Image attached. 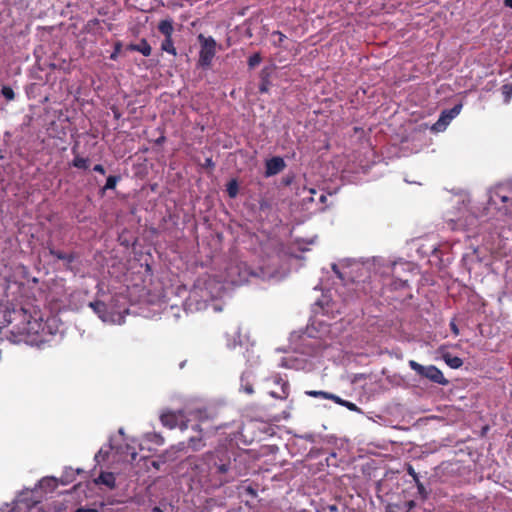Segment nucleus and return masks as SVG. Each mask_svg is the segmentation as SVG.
Here are the masks:
<instances>
[{"instance_id":"36","label":"nucleus","mask_w":512,"mask_h":512,"mask_svg":"<svg viewBox=\"0 0 512 512\" xmlns=\"http://www.w3.org/2000/svg\"><path fill=\"white\" fill-rule=\"evenodd\" d=\"M93 170H94L95 172H98V173L102 174V175H104V174L106 173V170H105L104 166H103V165H101V164H96V165L93 167Z\"/></svg>"},{"instance_id":"14","label":"nucleus","mask_w":512,"mask_h":512,"mask_svg":"<svg viewBox=\"0 0 512 512\" xmlns=\"http://www.w3.org/2000/svg\"><path fill=\"white\" fill-rule=\"evenodd\" d=\"M96 484H103L110 489L115 488L116 479L112 472H101L98 478L95 480Z\"/></svg>"},{"instance_id":"28","label":"nucleus","mask_w":512,"mask_h":512,"mask_svg":"<svg viewBox=\"0 0 512 512\" xmlns=\"http://www.w3.org/2000/svg\"><path fill=\"white\" fill-rule=\"evenodd\" d=\"M415 484L417 486L418 493L422 496L423 499L427 497V492L424 484L420 481V479H416Z\"/></svg>"},{"instance_id":"25","label":"nucleus","mask_w":512,"mask_h":512,"mask_svg":"<svg viewBox=\"0 0 512 512\" xmlns=\"http://www.w3.org/2000/svg\"><path fill=\"white\" fill-rule=\"evenodd\" d=\"M307 396L314 397V398H323L328 399L329 392L326 391H318V390H308L305 392Z\"/></svg>"},{"instance_id":"23","label":"nucleus","mask_w":512,"mask_h":512,"mask_svg":"<svg viewBox=\"0 0 512 512\" xmlns=\"http://www.w3.org/2000/svg\"><path fill=\"white\" fill-rule=\"evenodd\" d=\"M461 109H462V105L457 104L449 110H443L442 113L446 114V117L448 118V120H452L460 113Z\"/></svg>"},{"instance_id":"30","label":"nucleus","mask_w":512,"mask_h":512,"mask_svg":"<svg viewBox=\"0 0 512 512\" xmlns=\"http://www.w3.org/2000/svg\"><path fill=\"white\" fill-rule=\"evenodd\" d=\"M149 439L152 442H154L155 444H157V445H163L164 444V438L160 434L153 433V434L150 435Z\"/></svg>"},{"instance_id":"2","label":"nucleus","mask_w":512,"mask_h":512,"mask_svg":"<svg viewBox=\"0 0 512 512\" xmlns=\"http://www.w3.org/2000/svg\"><path fill=\"white\" fill-rule=\"evenodd\" d=\"M204 460L210 473L220 476L221 483H228L234 479V476H227L231 468V458L227 449L221 447L208 452L205 454Z\"/></svg>"},{"instance_id":"20","label":"nucleus","mask_w":512,"mask_h":512,"mask_svg":"<svg viewBox=\"0 0 512 512\" xmlns=\"http://www.w3.org/2000/svg\"><path fill=\"white\" fill-rule=\"evenodd\" d=\"M50 255L53 257L59 259V260H65L68 263H72L75 260V256L73 254H67L59 250H55L54 248L49 249Z\"/></svg>"},{"instance_id":"3","label":"nucleus","mask_w":512,"mask_h":512,"mask_svg":"<svg viewBox=\"0 0 512 512\" xmlns=\"http://www.w3.org/2000/svg\"><path fill=\"white\" fill-rule=\"evenodd\" d=\"M197 39L200 44L197 65L202 68H209L216 55L217 43L212 36L206 37L203 34H199Z\"/></svg>"},{"instance_id":"40","label":"nucleus","mask_w":512,"mask_h":512,"mask_svg":"<svg viewBox=\"0 0 512 512\" xmlns=\"http://www.w3.org/2000/svg\"><path fill=\"white\" fill-rule=\"evenodd\" d=\"M130 456H131V459L132 460H135L136 457H137V452L135 449H133L131 452H129Z\"/></svg>"},{"instance_id":"43","label":"nucleus","mask_w":512,"mask_h":512,"mask_svg":"<svg viewBox=\"0 0 512 512\" xmlns=\"http://www.w3.org/2000/svg\"><path fill=\"white\" fill-rule=\"evenodd\" d=\"M164 141H165V137H164V136H161L160 138H158V139L156 140V143H157V144H161V143H163Z\"/></svg>"},{"instance_id":"38","label":"nucleus","mask_w":512,"mask_h":512,"mask_svg":"<svg viewBox=\"0 0 512 512\" xmlns=\"http://www.w3.org/2000/svg\"><path fill=\"white\" fill-rule=\"evenodd\" d=\"M75 512H98L96 509L94 508H78Z\"/></svg>"},{"instance_id":"19","label":"nucleus","mask_w":512,"mask_h":512,"mask_svg":"<svg viewBox=\"0 0 512 512\" xmlns=\"http://www.w3.org/2000/svg\"><path fill=\"white\" fill-rule=\"evenodd\" d=\"M120 180H121V176L120 175H110V176H108V178L106 180V184L101 189V194L104 195L106 190H113V189H115L117 183Z\"/></svg>"},{"instance_id":"32","label":"nucleus","mask_w":512,"mask_h":512,"mask_svg":"<svg viewBox=\"0 0 512 512\" xmlns=\"http://www.w3.org/2000/svg\"><path fill=\"white\" fill-rule=\"evenodd\" d=\"M273 35L278 36V41L275 42V45L281 46L283 41L286 39V36L282 32H280V31H274Z\"/></svg>"},{"instance_id":"41","label":"nucleus","mask_w":512,"mask_h":512,"mask_svg":"<svg viewBox=\"0 0 512 512\" xmlns=\"http://www.w3.org/2000/svg\"><path fill=\"white\" fill-rule=\"evenodd\" d=\"M328 509H329L330 512H336L338 510L336 505H329Z\"/></svg>"},{"instance_id":"18","label":"nucleus","mask_w":512,"mask_h":512,"mask_svg":"<svg viewBox=\"0 0 512 512\" xmlns=\"http://www.w3.org/2000/svg\"><path fill=\"white\" fill-rule=\"evenodd\" d=\"M445 363L452 369H458L463 365V360L458 356H453L450 353L443 355Z\"/></svg>"},{"instance_id":"12","label":"nucleus","mask_w":512,"mask_h":512,"mask_svg":"<svg viewBox=\"0 0 512 512\" xmlns=\"http://www.w3.org/2000/svg\"><path fill=\"white\" fill-rule=\"evenodd\" d=\"M77 146L78 145L75 144L72 147V153L74 154V159L71 164L75 168L86 170L90 166V160H89V158L82 157L77 153Z\"/></svg>"},{"instance_id":"24","label":"nucleus","mask_w":512,"mask_h":512,"mask_svg":"<svg viewBox=\"0 0 512 512\" xmlns=\"http://www.w3.org/2000/svg\"><path fill=\"white\" fill-rule=\"evenodd\" d=\"M261 61H262L261 54L258 52L254 53L248 59V66H249V68H255L256 66H258L261 63Z\"/></svg>"},{"instance_id":"48","label":"nucleus","mask_w":512,"mask_h":512,"mask_svg":"<svg viewBox=\"0 0 512 512\" xmlns=\"http://www.w3.org/2000/svg\"><path fill=\"white\" fill-rule=\"evenodd\" d=\"M212 160L211 159H207V165H212Z\"/></svg>"},{"instance_id":"16","label":"nucleus","mask_w":512,"mask_h":512,"mask_svg":"<svg viewBox=\"0 0 512 512\" xmlns=\"http://www.w3.org/2000/svg\"><path fill=\"white\" fill-rule=\"evenodd\" d=\"M89 307L92 308V310L101 318L105 319V316L107 314V305L103 301H94L90 302Z\"/></svg>"},{"instance_id":"11","label":"nucleus","mask_w":512,"mask_h":512,"mask_svg":"<svg viewBox=\"0 0 512 512\" xmlns=\"http://www.w3.org/2000/svg\"><path fill=\"white\" fill-rule=\"evenodd\" d=\"M127 50L139 52L145 57L150 56L152 53V48L145 38L141 39L138 44L131 43L127 45Z\"/></svg>"},{"instance_id":"37","label":"nucleus","mask_w":512,"mask_h":512,"mask_svg":"<svg viewBox=\"0 0 512 512\" xmlns=\"http://www.w3.org/2000/svg\"><path fill=\"white\" fill-rule=\"evenodd\" d=\"M415 505H416L415 501H413V500H409V501L405 502V507H406L407 511L412 510L415 507Z\"/></svg>"},{"instance_id":"13","label":"nucleus","mask_w":512,"mask_h":512,"mask_svg":"<svg viewBox=\"0 0 512 512\" xmlns=\"http://www.w3.org/2000/svg\"><path fill=\"white\" fill-rule=\"evenodd\" d=\"M192 428L197 431L199 435L192 436L188 439V447H190L193 451H198L204 446L202 441V429L199 425H195Z\"/></svg>"},{"instance_id":"15","label":"nucleus","mask_w":512,"mask_h":512,"mask_svg":"<svg viewBox=\"0 0 512 512\" xmlns=\"http://www.w3.org/2000/svg\"><path fill=\"white\" fill-rule=\"evenodd\" d=\"M175 448L170 447L158 457V461H153V466L159 468L160 463H166L168 461H175L177 459Z\"/></svg>"},{"instance_id":"46","label":"nucleus","mask_w":512,"mask_h":512,"mask_svg":"<svg viewBox=\"0 0 512 512\" xmlns=\"http://www.w3.org/2000/svg\"><path fill=\"white\" fill-rule=\"evenodd\" d=\"M247 491H248L249 493H251L252 495H255V494H256V493H255V491H254L251 487H249V488L247 489Z\"/></svg>"},{"instance_id":"10","label":"nucleus","mask_w":512,"mask_h":512,"mask_svg":"<svg viewBox=\"0 0 512 512\" xmlns=\"http://www.w3.org/2000/svg\"><path fill=\"white\" fill-rule=\"evenodd\" d=\"M240 390L251 395L254 393L252 372L245 371L240 378Z\"/></svg>"},{"instance_id":"29","label":"nucleus","mask_w":512,"mask_h":512,"mask_svg":"<svg viewBox=\"0 0 512 512\" xmlns=\"http://www.w3.org/2000/svg\"><path fill=\"white\" fill-rule=\"evenodd\" d=\"M342 406L346 407L348 410L353 411V412L361 411L360 408L355 403H352L347 400H345L344 403H342Z\"/></svg>"},{"instance_id":"35","label":"nucleus","mask_w":512,"mask_h":512,"mask_svg":"<svg viewBox=\"0 0 512 512\" xmlns=\"http://www.w3.org/2000/svg\"><path fill=\"white\" fill-rule=\"evenodd\" d=\"M450 328H451V331L452 333L455 335V336H458L459 335V329L455 323V320H452L450 322Z\"/></svg>"},{"instance_id":"1","label":"nucleus","mask_w":512,"mask_h":512,"mask_svg":"<svg viewBox=\"0 0 512 512\" xmlns=\"http://www.w3.org/2000/svg\"><path fill=\"white\" fill-rule=\"evenodd\" d=\"M0 326H11V333L15 335H40L45 330L40 316H33L25 308L17 307L9 300L0 301Z\"/></svg>"},{"instance_id":"26","label":"nucleus","mask_w":512,"mask_h":512,"mask_svg":"<svg viewBox=\"0 0 512 512\" xmlns=\"http://www.w3.org/2000/svg\"><path fill=\"white\" fill-rule=\"evenodd\" d=\"M1 93L8 101H12L15 98V93L10 86H3Z\"/></svg>"},{"instance_id":"33","label":"nucleus","mask_w":512,"mask_h":512,"mask_svg":"<svg viewBox=\"0 0 512 512\" xmlns=\"http://www.w3.org/2000/svg\"><path fill=\"white\" fill-rule=\"evenodd\" d=\"M328 400H332L334 401L335 403L339 404L342 406V403H344V399L340 398L339 396L335 395V394H332V393H329L328 394Z\"/></svg>"},{"instance_id":"7","label":"nucleus","mask_w":512,"mask_h":512,"mask_svg":"<svg viewBox=\"0 0 512 512\" xmlns=\"http://www.w3.org/2000/svg\"><path fill=\"white\" fill-rule=\"evenodd\" d=\"M512 201V185L503 183L496 185L489 194V203L492 205L508 204Z\"/></svg>"},{"instance_id":"34","label":"nucleus","mask_w":512,"mask_h":512,"mask_svg":"<svg viewBox=\"0 0 512 512\" xmlns=\"http://www.w3.org/2000/svg\"><path fill=\"white\" fill-rule=\"evenodd\" d=\"M407 473L413 477L414 481H416V479H419L418 473L414 470V468L411 465L408 466Z\"/></svg>"},{"instance_id":"47","label":"nucleus","mask_w":512,"mask_h":512,"mask_svg":"<svg viewBox=\"0 0 512 512\" xmlns=\"http://www.w3.org/2000/svg\"><path fill=\"white\" fill-rule=\"evenodd\" d=\"M325 199H326V196H325V195H321L320 200H321L322 202H324V201H325Z\"/></svg>"},{"instance_id":"31","label":"nucleus","mask_w":512,"mask_h":512,"mask_svg":"<svg viewBox=\"0 0 512 512\" xmlns=\"http://www.w3.org/2000/svg\"><path fill=\"white\" fill-rule=\"evenodd\" d=\"M172 448H175V452L177 457L179 456V453L184 452L186 449V444L184 442H180L177 445L171 446Z\"/></svg>"},{"instance_id":"45","label":"nucleus","mask_w":512,"mask_h":512,"mask_svg":"<svg viewBox=\"0 0 512 512\" xmlns=\"http://www.w3.org/2000/svg\"><path fill=\"white\" fill-rule=\"evenodd\" d=\"M152 512H163V511H162V509H161L160 507H157V506H156V507H154V508L152 509Z\"/></svg>"},{"instance_id":"22","label":"nucleus","mask_w":512,"mask_h":512,"mask_svg":"<svg viewBox=\"0 0 512 512\" xmlns=\"http://www.w3.org/2000/svg\"><path fill=\"white\" fill-rule=\"evenodd\" d=\"M501 92L504 97V102L508 104L512 98V84L506 83L501 87Z\"/></svg>"},{"instance_id":"6","label":"nucleus","mask_w":512,"mask_h":512,"mask_svg":"<svg viewBox=\"0 0 512 512\" xmlns=\"http://www.w3.org/2000/svg\"><path fill=\"white\" fill-rule=\"evenodd\" d=\"M161 423L163 426L174 429L178 427L181 431L188 429V421L185 419L183 411H167L160 416Z\"/></svg>"},{"instance_id":"4","label":"nucleus","mask_w":512,"mask_h":512,"mask_svg":"<svg viewBox=\"0 0 512 512\" xmlns=\"http://www.w3.org/2000/svg\"><path fill=\"white\" fill-rule=\"evenodd\" d=\"M157 30L164 37L163 41L161 42V51L176 57L177 50L173 40V34L175 30L173 19L169 17L160 20L157 25Z\"/></svg>"},{"instance_id":"42","label":"nucleus","mask_w":512,"mask_h":512,"mask_svg":"<svg viewBox=\"0 0 512 512\" xmlns=\"http://www.w3.org/2000/svg\"><path fill=\"white\" fill-rule=\"evenodd\" d=\"M504 5L512 9V0H504Z\"/></svg>"},{"instance_id":"9","label":"nucleus","mask_w":512,"mask_h":512,"mask_svg":"<svg viewBox=\"0 0 512 512\" xmlns=\"http://www.w3.org/2000/svg\"><path fill=\"white\" fill-rule=\"evenodd\" d=\"M286 167L285 161L279 156L272 157L266 161L265 164V175L273 176L280 173Z\"/></svg>"},{"instance_id":"21","label":"nucleus","mask_w":512,"mask_h":512,"mask_svg":"<svg viewBox=\"0 0 512 512\" xmlns=\"http://www.w3.org/2000/svg\"><path fill=\"white\" fill-rule=\"evenodd\" d=\"M227 194L230 198H235L239 192V186L235 179H232L228 182L226 186Z\"/></svg>"},{"instance_id":"8","label":"nucleus","mask_w":512,"mask_h":512,"mask_svg":"<svg viewBox=\"0 0 512 512\" xmlns=\"http://www.w3.org/2000/svg\"><path fill=\"white\" fill-rule=\"evenodd\" d=\"M273 382L279 386V389L271 390L269 395L279 400L287 399L290 394V385L288 380L283 379L280 375H276L273 377Z\"/></svg>"},{"instance_id":"44","label":"nucleus","mask_w":512,"mask_h":512,"mask_svg":"<svg viewBox=\"0 0 512 512\" xmlns=\"http://www.w3.org/2000/svg\"><path fill=\"white\" fill-rule=\"evenodd\" d=\"M333 270L335 271V273H336L340 278H342V275H341V273L337 270L336 265H333Z\"/></svg>"},{"instance_id":"17","label":"nucleus","mask_w":512,"mask_h":512,"mask_svg":"<svg viewBox=\"0 0 512 512\" xmlns=\"http://www.w3.org/2000/svg\"><path fill=\"white\" fill-rule=\"evenodd\" d=\"M450 122L451 120H448L446 114L441 112L439 119L436 121V123L433 124L431 130L436 133L442 132L446 129Z\"/></svg>"},{"instance_id":"5","label":"nucleus","mask_w":512,"mask_h":512,"mask_svg":"<svg viewBox=\"0 0 512 512\" xmlns=\"http://www.w3.org/2000/svg\"><path fill=\"white\" fill-rule=\"evenodd\" d=\"M409 367L419 376L429 379L431 382L446 386L449 384L442 371L434 365L424 366L415 360L409 361Z\"/></svg>"},{"instance_id":"39","label":"nucleus","mask_w":512,"mask_h":512,"mask_svg":"<svg viewBox=\"0 0 512 512\" xmlns=\"http://www.w3.org/2000/svg\"><path fill=\"white\" fill-rule=\"evenodd\" d=\"M259 91H260L261 93H265V92H267V91H268V87H267V85H266L265 83H262V84H261V86L259 87Z\"/></svg>"},{"instance_id":"27","label":"nucleus","mask_w":512,"mask_h":512,"mask_svg":"<svg viewBox=\"0 0 512 512\" xmlns=\"http://www.w3.org/2000/svg\"><path fill=\"white\" fill-rule=\"evenodd\" d=\"M121 50H122V43H121V41L115 42L114 50H113V52L110 55V59L113 60V61H116L118 59V56H119Z\"/></svg>"}]
</instances>
